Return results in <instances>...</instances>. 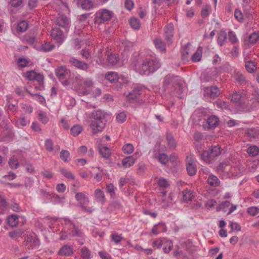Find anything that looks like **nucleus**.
<instances>
[{
    "instance_id": "f257e3e1",
    "label": "nucleus",
    "mask_w": 259,
    "mask_h": 259,
    "mask_svg": "<svg viewBox=\"0 0 259 259\" xmlns=\"http://www.w3.org/2000/svg\"><path fill=\"white\" fill-rule=\"evenodd\" d=\"M133 69L141 75H149L157 70L160 66L159 61L151 55H139L133 58Z\"/></svg>"
},
{
    "instance_id": "f03ea898",
    "label": "nucleus",
    "mask_w": 259,
    "mask_h": 259,
    "mask_svg": "<svg viewBox=\"0 0 259 259\" xmlns=\"http://www.w3.org/2000/svg\"><path fill=\"white\" fill-rule=\"evenodd\" d=\"M106 120L105 113L101 110L94 111L92 113L90 127L93 134L101 132L105 127Z\"/></svg>"
},
{
    "instance_id": "7ed1b4c3",
    "label": "nucleus",
    "mask_w": 259,
    "mask_h": 259,
    "mask_svg": "<svg viewBox=\"0 0 259 259\" xmlns=\"http://www.w3.org/2000/svg\"><path fill=\"white\" fill-rule=\"evenodd\" d=\"M182 83L178 76L173 74L167 75L164 79L163 88L165 91L168 93H172L177 88H181Z\"/></svg>"
},
{
    "instance_id": "20e7f679",
    "label": "nucleus",
    "mask_w": 259,
    "mask_h": 259,
    "mask_svg": "<svg viewBox=\"0 0 259 259\" xmlns=\"http://www.w3.org/2000/svg\"><path fill=\"white\" fill-rule=\"evenodd\" d=\"M113 16V12L107 9L99 11L96 13L94 18L95 23L100 24L106 21H110Z\"/></svg>"
},
{
    "instance_id": "39448f33",
    "label": "nucleus",
    "mask_w": 259,
    "mask_h": 259,
    "mask_svg": "<svg viewBox=\"0 0 259 259\" xmlns=\"http://www.w3.org/2000/svg\"><path fill=\"white\" fill-rule=\"evenodd\" d=\"M75 198L79 203L82 210L89 213H91L93 212V209L91 207L85 206L90 202L89 199L87 195L82 192H78L76 193Z\"/></svg>"
},
{
    "instance_id": "423d86ee",
    "label": "nucleus",
    "mask_w": 259,
    "mask_h": 259,
    "mask_svg": "<svg viewBox=\"0 0 259 259\" xmlns=\"http://www.w3.org/2000/svg\"><path fill=\"white\" fill-rule=\"evenodd\" d=\"M220 94V90L217 86L205 87L204 89L203 95L206 100H213L218 98Z\"/></svg>"
},
{
    "instance_id": "0eeeda50",
    "label": "nucleus",
    "mask_w": 259,
    "mask_h": 259,
    "mask_svg": "<svg viewBox=\"0 0 259 259\" xmlns=\"http://www.w3.org/2000/svg\"><path fill=\"white\" fill-rule=\"evenodd\" d=\"M65 224L68 226V234L71 237H81L83 235L82 232L70 220H65Z\"/></svg>"
},
{
    "instance_id": "6e6552de",
    "label": "nucleus",
    "mask_w": 259,
    "mask_h": 259,
    "mask_svg": "<svg viewBox=\"0 0 259 259\" xmlns=\"http://www.w3.org/2000/svg\"><path fill=\"white\" fill-rule=\"evenodd\" d=\"M69 63L72 66L79 70L88 72L90 66L89 64L83 62L80 60L77 59L74 57H71L68 60Z\"/></svg>"
},
{
    "instance_id": "1a4fd4ad",
    "label": "nucleus",
    "mask_w": 259,
    "mask_h": 259,
    "mask_svg": "<svg viewBox=\"0 0 259 259\" xmlns=\"http://www.w3.org/2000/svg\"><path fill=\"white\" fill-rule=\"evenodd\" d=\"M219 118L215 115H212L207 118L206 122L203 124V126L205 130H209L217 127L219 124Z\"/></svg>"
},
{
    "instance_id": "9d476101",
    "label": "nucleus",
    "mask_w": 259,
    "mask_h": 259,
    "mask_svg": "<svg viewBox=\"0 0 259 259\" xmlns=\"http://www.w3.org/2000/svg\"><path fill=\"white\" fill-rule=\"evenodd\" d=\"M174 25L171 23L166 25L164 28V35L168 45L172 42V39L174 37Z\"/></svg>"
},
{
    "instance_id": "9b49d317",
    "label": "nucleus",
    "mask_w": 259,
    "mask_h": 259,
    "mask_svg": "<svg viewBox=\"0 0 259 259\" xmlns=\"http://www.w3.org/2000/svg\"><path fill=\"white\" fill-rule=\"evenodd\" d=\"M51 36L57 42L62 44L65 39L63 31L59 28H54L51 30Z\"/></svg>"
},
{
    "instance_id": "f8f14e48",
    "label": "nucleus",
    "mask_w": 259,
    "mask_h": 259,
    "mask_svg": "<svg viewBox=\"0 0 259 259\" xmlns=\"http://www.w3.org/2000/svg\"><path fill=\"white\" fill-rule=\"evenodd\" d=\"M54 7L55 9L59 12H69V7L68 4L63 0H55Z\"/></svg>"
},
{
    "instance_id": "ddd939ff",
    "label": "nucleus",
    "mask_w": 259,
    "mask_h": 259,
    "mask_svg": "<svg viewBox=\"0 0 259 259\" xmlns=\"http://www.w3.org/2000/svg\"><path fill=\"white\" fill-rule=\"evenodd\" d=\"M56 24L63 28L69 27V20L64 15H60L57 17Z\"/></svg>"
},
{
    "instance_id": "4468645a",
    "label": "nucleus",
    "mask_w": 259,
    "mask_h": 259,
    "mask_svg": "<svg viewBox=\"0 0 259 259\" xmlns=\"http://www.w3.org/2000/svg\"><path fill=\"white\" fill-rule=\"evenodd\" d=\"M201 159L207 164H211L213 162L215 158L214 156L209 152V150H204L201 154Z\"/></svg>"
},
{
    "instance_id": "2eb2a0df",
    "label": "nucleus",
    "mask_w": 259,
    "mask_h": 259,
    "mask_svg": "<svg viewBox=\"0 0 259 259\" xmlns=\"http://www.w3.org/2000/svg\"><path fill=\"white\" fill-rule=\"evenodd\" d=\"M186 168L188 174L190 176H193L196 175L197 172V167L196 164L194 163V160L192 158L188 160L186 164Z\"/></svg>"
},
{
    "instance_id": "dca6fc26",
    "label": "nucleus",
    "mask_w": 259,
    "mask_h": 259,
    "mask_svg": "<svg viewBox=\"0 0 259 259\" xmlns=\"http://www.w3.org/2000/svg\"><path fill=\"white\" fill-rule=\"evenodd\" d=\"M234 80L240 85H245L247 80L244 75L240 71H235L233 74Z\"/></svg>"
},
{
    "instance_id": "f3484780",
    "label": "nucleus",
    "mask_w": 259,
    "mask_h": 259,
    "mask_svg": "<svg viewBox=\"0 0 259 259\" xmlns=\"http://www.w3.org/2000/svg\"><path fill=\"white\" fill-rule=\"evenodd\" d=\"M153 44L155 48L161 53L166 52V47L162 38L157 36L153 39Z\"/></svg>"
},
{
    "instance_id": "a211bd4d",
    "label": "nucleus",
    "mask_w": 259,
    "mask_h": 259,
    "mask_svg": "<svg viewBox=\"0 0 259 259\" xmlns=\"http://www.w3.org/2000/svg\"><path fill=\"white\" fill-rule=\"evenodd\" d=\"M245 135L250 139H255L259 137V127L250 128L245 130Z\"/></svg>"
},
{
    "instance_id": "6ab92c4d",
    "label": "nucleus",
    "mask_w": 259,
    "mask_h": 259,
    "mask_svg": "<svg viewBox=\"0 0 259 259\" xmlns=\"http://www.w3.org/2000/svg\"><path fill=\"white\" fill-rule=\"evenodd\" d=\"M68 70L65 66H60L55 70V73L59 80H63L65 76L68 74Z\"/></svg>"
},
{
    "instance_id": "aec40b11",
    "label": "nucleus",
    "mask_w": 259,
    "mask_h": 259,
    "mask_svg": "<svg viewBox=\"0 0 259 259\" xmlns=\"http://www.w3.org/2000/svg\"><path fill=\"white\" fill-rule=\"evenodd\" d=\"M73 253V248L68 245H65L60 249L58 254L62 256H70Z\"/></svg>"
},
{
    "instance_id": "412c9836",
    "label": "nucleus",
    "mask_w": 259,
    "mask_h": 259,
    "mask_svg": "<svg viewBox=\"0 0 259 259\" xmlns=\"http://www.w3.org/2000/svg\"><path fill=\"white\" fill-rule=\"evenodd\" d=\"M24 242L25 245L32 243L34 246H37L40 244L38 239L35 236H33L30 234L26 236Z\"/></svg>"
},
{
    "instance_id": "4be33fe9",
    "label": "nucleus",
    "mask_w": 259,
    "mask_h": 259,
    "mask_svg": "<svg viewBox=\"0 0 259 259\" xmlns=\"http://www.w3.org/2000/svg\"><path fill=\"white\" fill-rule=\"evenodd\" d=\"M207 183L211 186L216 187L220 185V180L214 175H210L207 180Z\"/></svg>"
},
{
    "instance_id": "5701e85b",
    "label": "nucleus",
    "mask_w": 259,
    "mask_h": 259,
    "mask_svg": "<svg viewBox=\"0 0 259 259\" xmlns=\"http://www.w3.org/2000/svg\"><path fill=\"white\" fill-rule=\"evenodd\" d=\"M140 95V89L139 88H136L130 93L126 96L127 99L129 101L136 100L138 98Z\"/></svg>"
},
{
    "instance_id": "b1692460",
    "label": "nucleus",
    "mask_w": 259,
    "mask_h": 259,
    "mask_svg": "<svg viewBox=\"0 0 259 259\" xmlns=\"http://www.w3.org/2000/svg\"><path fill=\"white\" fill-rule=\"evenodd\" d=\"M8 224L12 227H16L19 223L18 215L17 214H12L7 218Z\"/></svg>"
},
{
    "instance_id": "393cba45",
    "label": "nucleus",
    "mask_w": 259,
    "mask_h": 259,
    "mask_svg": "<svg viewBox=\"0 0 259 259\" xmlns=\"http://www.w3.org/2000/svg\"><path fill=\"white\" fill-rule=\"evenodd\" d=\"M135 162V158L134 157V156L126 157L122 160V165L125 168L132 166Z\"/></svg>"
},
{
    "instance_id": "a878e982",
    "label": "nucleus",
    "mask_w": 259,
    "mask_h": 259,
    "mask_svg": "<svg viewBox=\"0 0 259 259\" xmlns=\"http://www.w3.org/2000/svg\"><path fill=\"white\" fill-rule=\"evenodd\" d=\"M25 232L24 229H18L9 232V236L12 239H17L22 236Z\"/></svg>"
},
{
    "instance_id": "bb28decb",
    "label": "nucleus",
    "mask_w": 259,
    "mask_h": 259,
    "mask_svg": "<svg viewBox=\"0 0 259 259\" xmlns=\"http://www.w3.org/2000/svg\"><path fill=\"white\" fill-rule=\"evenodd\" d=\"M105 78L111 83L116 82L118 79V75L116 72H110L106 74Z\"/></svg>"
},
{
    "instance_id": "cd10ccee",
    "label": "nucleus",
    "mask_w": 259,
    "mask_h": 259,
    "mask_svg": "<svg viewBox=\"0 0 259 259\" xmlns=\"http://www.w3.org/2000/svg\"><path fill=\"white\" fill-rule=\"evenodd\" d=\"M95 196L98 202L103 204L105 201L104 192L100 189H96L95 192Z\"/></svg>"
},
{
    "instance_id": "c85d7f7f",
    "label": "nucleus",
    "mask_w": 259,
    "mask_h": 259,
    "mask_svg": "<svg viewBox=\"0 0 259 259\" xmlns=\"http://www.w3.org/2000/svg\"><path fill=\"white\" fill-rule=\"evenodd\" d=\"M80 259H90L91 252L88 248L85 246L82 247L80 250Z\"/></svg>"
},
{
    "instance_id": "c756f323",
    "label": "nucleus",
    "mask_w": 259,
    "mask_h": 259,
    "mask_svg": "<svg viewBox=\"0 0 259 259\" xmlns=\"http://www.w3.org/2000/svg\"><path fill=\"white\" fill-rule=\"evenodd\" d=\"M99 151L102 157L106 159L109 158L111 155V150L107 146L99 148Z\"/></svg>"
},
{
    "instance_id": "7c9ffc66",
    "label": "nucleus",
    "mask_w": 259,
    "mask_h": 259,
    "mask_svg": "<svg viewBox=\"0 0 259 259\" xmlns=\"http://www.w3.org/2000/svg\"><path fill=\"white\" fill-rule=\"evenodd\" d=\"M82 126L79 124H75L71 128V134L74 136L76 137L82 131Z\"/></svg>"
},
{
    "instance_id": "2f4dec72",
    "label": "nucleus",
    "mask_w": 259,
    "mask_h": 259,
    "mask_svg": "<svg viewBox=\"0 0 259 259\" xmlns=\"http://www.w3.org/2000/svg\"><path fill=\"white\" fill-rule=\"evenodd\" d=\"M227 35L225 31H221L219 34L218 43L220 46L224 45L226 41Z\"/></svg>"
},
{
    "instance_id": "473e14b6",
    "label": "nucleus",
    "mask_w": 259,
    "mask_h": 259,
    "mask_svg": "<svg viewBox=\"0 0 259 259\" xmlns=\"http://www.w3.org/2000/svg\"><path fill=\"white\" fill-rule=\"evenodd\" d=\"M202 48L201 47H199L196 52L193 54L192 56V60L193 62H198L199 61L202 57Z\"/></svg>"
},
{
    "instance_id": "72a5a7b5",
    "label": "nucleus",
    "mask_w": 259,
    "mask_h": 259,
    "mask_svg": "<svg viewBox=\"0 0 259 259\" xmlns=\"http://www.w3.org/2000/svg\"><path fill=\"white\" fill-rule=\"evenodd\" d=\"M161 227L162 228V231L165 232L166 231V227L165 224L162 223H159L157 225H154L152 229V233L153 234L157 235L159 233V229Z\"/></svg>"
},
{
    "instance_id": "f704fd0d",
    "label": "nucleus",
    "mask_w": 259,
    "mask_h": 259,
    "mask_svg": "<svg viewBox=\"0 0 259 259\" xmlns=\"http://www.w3.org/2000/svg\"><path fill=\"white\" fill-rule=\"evenodd\" d=\"M248 154L251 157H255L259 153V148L256 146H251L247 149Z\"/></svg>"
},
{
    "instance_id": "c9c22d12",
    "label": "nucleus",
    "mask_w": 259,
    "mask_h": 259,
    "mask_svg": "<svg viewBox=\"0 0 259 259\" xmlns=\"http://www.w3.org/2000/svg\"><path fill=\"white\" fill-rule=\"evenodd\" d=\"M242 97L241 94L237 91L233 92L230 96L231 100L234 103H239Z\"/></svg>"
},
{
    "instance_id": "e433bc0d",
    "label": "nucleus",
    "mask_w": 259,
    "mask_h": 259,
    "mask_svg": "<svg viewBox=\"0 0 259 259\" xmlns=\"http://www.w3.org/2000/svg\"><path fill=\"white\" fill-rule=\"evenodd\" d=\"M107 60L110 64L114 65L118 62L119 59L115 54H110L107 56Z\"/></svg>"
},
{
    "instance_id": "4c0bfd02",
    "label": "nucleus",
    "mask_w": 259,
    "mask_h": 259,
    "mask_svg": "<svg viewBox=\"0 0 259 259\" xmlns=\"http://www.w3.org/2000/svg\"><path fill=\"white\" fill-rule=\"evenodd\" d=\"M208 150H209V152L211 153L215 158L221 153V147L218 145L211 147V148Z\"/></svg>"
},
{
    "instance_id": "58836bf2",
    "label": "nucleus",
    "mask_w": 259,
    "mask_h": 259,
    "mask_svg": "<svg viewBox=\"0 0 259 259\" xmlns=\"http://www.w3.org/2000/svg\"><path fill=\"white\" fill-rule=\"evenodd\" d=\"M122 149L124 154H130L133 152L134 148L132 144L127 143L122 147Z\"/></svg>"
},
{
    "instance_id": "ea45409f",
    "label": "nucleus",
    "mask_w": 259,
    "mask_h": 259,
    "mask_svg": "<svg viewBox=\"0 0 259 259\" xmlns=\"http://www.w3.org/2000/svg\"><path fill=\"white\" fill-rule=\"evenodd\" d=\"M28 24L26 21H22L18 24L17 30L21 32H25L28 28Z\"/></svg>"
},
{
    "instance_id": "a19ab883",
    "label": "nucleus",
    "mask_w": 259,
    "mask_h": 259,
    "mask_svg": "<svg viewBox=\"0 0 259 259\" xmlns=\"http://www.w3.org/2000/svg\"><path fill=\"white\" fill-rule=\"evenodd\" d=\"M130 24L131 27L135 30H138L140 27V22L137 18H131L130 20Z\"/></svg>"
},
{
    "instance_id": "79ce46f5",
    "label": "nucleus",
    "mask_w": 259,
    "mask_h": 259,
    "mask_svg": "<svg viewBox=\"0 0 259 259\" xmlns=\"http://www.w3.org/2000/svg\"><path fill=\"white\" fill-rule=\"evenodd\" d=\"M259 40V33L253 32L248 37V41L251 44H255Z\"/></svg>"
},
{
    "instance_id": "37998d69",
    "label": "nucleus",
    "mask_w": 259,
    "mask_h": 259,
    "mask_svg": "<svg viewBox=\"0 0 259 259\" xmlns=\"http://www.w3.org/2000/svg\"><path fill=\"white\" fill-rule=\"evenodd\" d=\"M245 68L248 72H253L255 70V63L252 61H248L246 62Z\"/></svg>"
},
{
    "instance_id": "c03bdc74",
    "label": "nucleus",
    "mask_w": 259,
    "mask_h": 259,
    "mask_svg": "<svg viewBox=\"0 0 259 259\" xmlns=\"http://www.w3.org/2000/svg\"><path fill=\"white\" fill-rule=\"evenodd\" d=\"M60 157L64 162H68L70 159V153L67 150H62L60 152Z\"/></svg>"
},
{
    "instance_id": "a18cd8bd",
    "label": "nucleus",
    "mask_w": 259,
    "mask_h": 259,
    "mask_svg": "<svg viewBox=\"0 0 259 259\" xmlns=\"http://www.w3.org/2000/svg\"><path fill=\"white\" fill-rule=\"evenodd\" d=\"M183 193V200L184 201H188L191 200L192 197V193L188 189L184 190L182 192Z\"/></svg>"
},
{
    "instance_id": "49530a36",
    "label": "nucleus",
    "mask_w": 259,
    "mask_h": 259,
    "mask_svg": "<svg viewBox=\"0 0 259 259\" xmlns=\"http://www.w3.org/2000/svg\"><path fill=\"white\" fill-rule=\"evenodd\" d=\"M166 140L168 145L171 148H175L176 146L175 140L171 134H167Z\"/></svg>"
},
{
    "instance_id": "de8ad7c7",
    "label": "nucleus",
    "mask_w": 259,
    "mask_h": 259,
    "mask_svg": "<svg viewBox=\"0 0 259 259\" xmlns=\"http://www.w3.org/2000/svg\"><path fill=\"white\" fill-rule=\"evenodd\" d=\"M9 165L11 168L17 169L19 165V163L16 158L13 157L9 159Z\"/></svg>"
},
{
    "instance_id": "09e8293b",
    "label": "nucleus",
    "mask_w": 259,
    "mask_h": 259,
    "mask_svg": "<svg viewBox=\"0 0 259 259\" xmlns=\"http://www.w3.org/2000/svg\"><path fill=\"white\" fill-rule=\"evenodd\" d=\"M164 247H163V251L165 253H168L172 249L173 247V244L171 241L166 240L164 243Z\"/></svg>"
},
{
    "instance_id": "8fccbe9b",
    "label": "nucleus",
    "mask_w": 259,
    "mask_h": 259,
    "mask_svg": "<svg viewBox=\"0 0 259 259\" xmlns=\"http://www.w3.org/2000/svg\"><path fill=\"white\" fill-rule=\"evenodd\" d=\"M111 238L112 241H114L115 244L119 243L123 239L121 234L119 235L116 233L111 234Z\"/></svg>"
},
{
    "instance_id": "3c124183",
    "label": "nucleus",
    "mask_w": 259,
    "mask_h": 259,
    "mask_svg": "<svg viewBox=\"0 0 259 259\" xmlns=\"http://www.w3.org/2000/svg\"><path fill=\"white\" fill-rule=\"evenodd\" d=\"M27 93L29 94L31 97H34L36 100L39 102L41 104L46 103L45 99L42 96L39 94H33L31 93L29 91L27 90Z\"/></svg>"
},
{
    "instance_id": "603ef678",
    "label": "nucleus",
    "mask_w": 259,
    "mask_h": 259,
    "mask_svg": "<svg viewBox=\"0 0 259 259\" xmlns=\"http://www.w3.org/2000/svg\"><path fill=\"white\" fill-rule=\"evenodd\" d=\"M54 46L51 44L50 42H46L45 44L42 45L41 50L45 52H49L52 51L54 48Z\"/></svg>"
},
{
    "instance_id": "864d4df0",
    "label": "nucleus",
    "mask_w": 259,
    "mask_h": 259,
    "mask_svg": "<svg viewBox=\"0 0 259 259\" xmlns=\"http://www.w3.org/2000/svg\"><path fill=\"white\" fill-rule=\"evenodd\" d=\"M81 7L83 9L88 10L92 8L93 4L90 0H84L81 4Z\"/></svg>"
},
{
    "instance_id": "5fc2aeb1",
    "label": "nucleus",
    "mask_w": 259,
    "mask_h": 259,
    "mask_svg": "<svg viewBox=\"0 0 259 259\" xmlns=\"http://www.w3.org/2000/svg\"><path fill=\"white\" fill-rule=\"evenodd\" d=\"M61 173L66 178L73 180L74 177L73 175L69 171L67 170L65 168H62L60 170Z\"/></svg>"
},
{
    "instance_id": "6e6d98bb",
    "label": "nucleus",
    "mask_w": 259,
    "mask_h": 259,
    "mask_svg": "<svg viewBox=\"0 0 259 259\" xmlns=\"http://www.w3.org/2000/svg\"><path fill=\"white\" fill-rule=\"evenodd\" d=\"M53 142L51 139H47L45 141L46 149L49 152H52L53 150Z\"/></svg>"
},
{
    "instance_id": "4d7b16f0",
    "label": "nucleus",
    "mask_w": 259,
    "mask_h": 259,
    "mask_svg": "<svg viewBox=\"0 0 259 259\" xmlns=\"http://www.w3.org/2000/svg\"><path fill=\"white\" fill-rule=\"evenodd\" d=\"M158 159L162 164H165L168 161V157L167 155L164 153L159 154Z\"/></svg>"
},
{
    "instance_id": "13d9d810",
    "label": "nucleus",
    "mask_w": 259,
    "mask_h": 259,
    "mask_svg": "<svg viewBox=\"0 0 259 259\" xmlns=\"http://www.w3.org/2000/svg\"><path fill=\"white\" fill-rule=\"evenodd\" d=\"M17 63H18V66L20 68L25 67L28 65V64L29 63L27 59H25V58H20L18 59Z\"/></svg>"
},
{
    "instance_id": "bf43d9fd",
    "label": "nucleus",
    "mask_w": 259,
    "mask_h": 259,
    "mask_svg": "<svg viewBox=\"0 0 259 259\" xmlns=\"http://www.w3.org/2000/svg\"><path fill=\"white\" fill-rule=\"evenodd\" d=\"M247 211L251 215L254 216L259 213V208L255 206L250 207L247 208Z\"/></svg>"
},
{
    "instance_id": "052dcab7",
    "label": "nucleus",
    "mask_w": 259,
    "mask_h": 259,
    "mask_svg": "<svg viewBox=\"0 0 259 259\" xmlns=\"http://www.w3.org/2000/svg\"><path fill=\"white\" fill-rule=\"evenodd\" d=\"M24 39L25 41L30 45L33 44L36 41V38L35 36L28 34L25 35Z\"/></svg>"
},
{
    "instance_id": "680f3d73",
    "label": "nucleus",
    "mask_w": 259,
    "mask_h": 259,
    "mask_svg": "<svg viewBox=\"0 0 259 259\" xmlns=\"http://www.w3.org/2000/svg\"><path fill=\"white\" fill-rule=\"evenodd\" d=\"M126 115L123 112L118 114L116 116V119L117 121L120 123L124 122L126 120Z\"/></svg>"
},
{
    "instance_id": "e2e57ef3",
    "label": "nucleus",
    "mask_w": 259,
    "mask_h": 259,
    "mask_svg": "<svg viewBox=\"0 0 259 259\" xmlns=\"http://www.w3.org/2000/svg\"><path fill=\"white\" fill-rule=\"evenodd\" d=\"M228 38H229V40L233 44H235L237 41V39L235 34H234V32L232 31H230L229 32Z\"/></svg>"
},
{
    "instance_id": "0e129e2a",
    "label": "nucleus",
    "mask_w": 259,
    "mask_h": 259,
    "mask_svg": "<svg viewBox=\"0 0 259 259\" xmlns=\"http://www.w3.org/2000/svg\"><path fill=\"white\" fill-rule=\"evenodd\" d=\"M80 55L82 56L83 58L88 59L91 56V53L88 50L82 49L80 51Z\"/></svg>"
},
{
    "instance_id": "69168bd1",
    "label": "nucleus",
    "mask_w": 259,
    "mask_h": 259,
    "mask_svg": "<svg viewBox=\"0 0 259 259\" xmlns=\"http://www.w3.org/2000/svg\"><path fill=\"white\" fill-rule=\"evenodd\" d=\"M38 116L39 119L43 124H46L48 122V119L46 116V114L45 112H40L38 114Z\"/></svg>"
},
{
    "instance_id": "338daca9",
    "label": "nucleus",
    "mask_w": 259,
    "mask_h": 259,
    "mask_svg": "<svg viewBox=\"0 0 259 259\" xmlns=\"http://www.w3.org/2000/svg\"><path fill=\"white\" fill-rule=\"evenodd\" d=\"M158 185L161 188H166L168 187L169 184L166 179L162 178L159 180Z\"/></svg>"
},
{
    "instance_id": "774afa93",
    "label": "nucleus",
    "mask_w": 259,
    "mask_h": 259,
    "mask_svg": "<svg viewBox=\"0 0 259 259\" xmlns=\"http://www.w3.org/2000/svg\"><path fill=\"white\" fill-rule=\"evenodd\" d=\"M36 72L34 71H29L26 72V77L29 80H34Z\"/></svg>"
}]
</instances>
